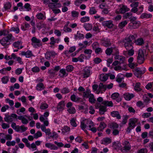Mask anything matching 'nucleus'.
Masks as SVG:
<instances>
[{"label":"nucleus","instance_id":"9b49d317","mask_svg":"<svg viewBox=\"0 0 153 153\" xmlns=\"http://www.w3.org/2000/svg\"><path fill=\"white\" fill-rule=\"evenodd\" d=\"M18 116L15 114H12L10 115H5L4 118V121L7 123H11L15 119H17Z\"/></svg>","mask_w":153,"mask_h":153},{"label":"nucleus","instance_id":"9d476101","mask_svg":"<svg viewBox=\"0 0 153 153\" xmlns=\"http://www.w3.org/2000/svg\"><path fill=\"white\" fill-rule=\"evenodd\" d=\"M31 45L35 48H38L42 46V44L40 39L36 37H33L31 39Z\"/></svg>","mask_w":153,"mask_h":153},{"label":"nucleus","instance_id":"09e8293b","mask_svg":"<svg viewBox=\"0 0 153 153\" xmlns=\"http://www.w3.org/2000/svg\"><path fill=\"white\" fill-rule=\"evenodd\" d=\"M27 129V128L24 125L19 126V131L18 132H24Z\"/></svg>","mask_w":153,"mask_h":153},{"label":"nucleus","instance_id":"603ef678","mask_svg":"<svg viewBox=\"0 0 153 153\" xmlns=\"http://www.w3.org/2000/svg\"><path fill=\"white\" fill-rule=\"evenodd\" d=\"M128 22L126 20L123 21L120 23L118 25L119 27L120 28H122L127 24Z\"/></svg>","mask_w":153,"mask_h":153},{"label":"nucleus","instance_id":"ea45409f","mask_svg":"<svg viewBox=\"0 0 153 153\" xmlns=\"http://www.w3.org/2000/svg\"><path fill=\"white\" fill-rule=\"evenodd\" d=\"M112 146L116 149H121V144L119 142L113 143Z\"/></svg>","mask_w":153,"mask_h":153},{"label":"nucleus","instance_id":"49530a36","mask_svg":"<svg viewBox=\"0 0 153 153\" xmlns=\"http://www.w3.org/2000/svg\"><path fill=\"white\" fill-rule=\"evenodd\" d=\"M84 52L85 54L88 55L89 58H90L92 53V50L91 49H86L84 50Z\"/></svg>","mask_w":153,"mask_h":153},{"label":"nucleus","instance_id":"e433bc0d","mask_svg":"<svg viewBox=\"0 0 153 153\" xmlns=\"http://www.w3.org/2000/svg\"><path fill=\"white\" fill-rule=\"evenodd\" d=\"M5 134L2 133H0V140L1 142L3 144L5 143L6 140L5 139Z\"/></svg>","mask_w":153,"mask_h":153},{"label":"nucleus","instance_id":"f704fd0d","mask_svg":"<svg viewBox=\"0 0 153 153\" xmlns=\"http://www.w3.org/2000/svg\"><path fill=\"white\" fill-rule=\"evenodd\" d=\"M124 78V76L123 75L121 74H119L117 76L116 81L119 83H120L122 81Z\"/></svg>","mask_w":153,"mask_h":153},{"label":"nucleus","instance_id":"f8f14e48","mask_svg":"<svg viewBox=\"0 0 153 153\" xmlns=\"http://www.w3.org/2000/svg\"><path fill=\"white\" fill-rule=\"evenodd\" d=\"M129 10V9L126 6L122 5L119 7V8L116 10V12L117 13H124Z\"/></svg>","mask_w":153,"mask_h":153},{"label":"nucleus","instance_id":"37998d69","mask_svg":"<svg viewBox=\"0 0 153 153\" xmlns=\"http://www.w3.org/2000/svg\"><path fill=\"white\" fill-rule=\"evenodd\" d=\"M11 6V4L9 2H6L4 4V8L6 10L10 9Z\"/></svg>","mask_w":153,"mask_h":153},{"label":"nucleus","instance_id":"ddd939ff","mask_svg":"<svg viewBox=\"0 0 153 153\" xmlns=\"http://www.w3.org/2000/svg\"><path fill=\"white\" fill-rule=\"evenodd\" d=\"M140 25V22L139 21H133L129 24V27L131 29H136L139 27Z\"/></svg>","mask_w":153,"mask_h":153},{"label":"nucleus","instance_id":"7ed1b4c3","mask_svg":"<svg viewBox=\"0 0 153 153\" xmlns=\"http://www.w3.org/2000/svg\"><path fill=\"white\" fill-rule=\"evenodd\" d=\"M97 101L99 102L95 105L96 108H99V112L101 114H103L105 112V101H103V98L99 97L97 98Z\"/></svg>","mask_w":153,"mask_h":153},{"label":"nucleus","instance_id":"a19ab883","mask_svg":"<svg viewBox=\"0 0 153 153\" xmlns=\"http://www.w3.org/2000/svg\"><path fill=\"white\" fill-rule=\"evenodd\" d=\"M90 18L88 16H85L82 17L80 19V21L82 23L88 22L89 21Z\"/></svg>","mask_w":153,"mask_h":153},{"label":"nucleus","instance_id":"cd10ccee","mask_svg":"<svg viewBox=\"0 0 153 153\" xmlns=\"http://www.w3.org/2000/svg\"><path fill=\"white\" fill-rule=\"evenodd\" d=\"M87 119H85L81 122L80 127L83 130H85H85V128L87 126Z\"/></svg>","mask_w":153,"mask_h":153},{"label":"nucleus","instance_id":"864d4df0","mask_svg":"<svg viewBox=\"0 0 153 153\" xmlns=\"http://www.w3.org/2000/svg\"><path fill=\"white\" fill-rule=\"evenodd\" d=\"M21 43L19 41H17L14 42L13 45L15 48L19 49V46L21 45Z\"/></svg>","mask_w":153,"mask_h":153},{"label":"nucleus","instance_id":"72a5a7b5","mask_svg":"<svg viewBox=\"0 0 153 153\" xmlns=\"http://www.w3.org/2000/svg\"><path fill=\"white\" fill-rule=\"evenodd\" d=\"M111 115L112 117H116L118 119H121V117L118 112L117 111H113L111 113Z\"/></svg>","mask_w":153,"mask_h":153},{"label":"nucleus","instance_id":"423d86ee","mask_svg":"<svg viewBox=\"0 0 153 153\" xmlns=\"http://www.w3.org/2000/svg\"><path fill=\"white\" fill-rule=\"evenodd\" d=\"M105 85L103 83H100L99 85V88L97 90L98 85L97 84L93 85L92 86V88L94 91H96V93L97 94H102L104 93L105 91Z\"/></svg>","mask_w":153,"mask_h":153},{"label":"nucleus","instance_id":"393cba45","mask_svg":"<svg viewBox=\"0 0 153 153\" xmlns=\"http://www.w3.org/2000/svg\"><path fill=\"white\" fill-rule=\"evenodd\" d=\"M70 99L71 101L75 102H79L81 99L80 97H76L74 94H73L71 96Z\"/></svg>","mask_w":153,"mask_h":153},{"label":"nucleus","instance_id":"dca6fc26","mask_svg":"<svg viewBox=\"0 0 153 153\" xmlns=\"http://www.w3.org/2000/svg\"><path fill=\"white\" fill-rule=\"evenodd\" d=\"M147 96H148L151 98H153V94L151 93H147V94H146L144 95L143 97L144 101V102L146 103H148L150 101V99Z\"/></svg>","mask_w":153,"mask_h":153},{"label":"nucleus","instance_id":"5fc2aeb1","mask_svg":"<svg viewBox=\"0 0 153 153\" xmlns=\"http://www.w3.org/2000/svg\"><path fill=\"white\" fill-rule=\"evenodd\" d=\"M63 30L65 33L71 32L72 30L71 28H69L68 26L64 25Z\"/></svg>","mask_w":153,"mask_h":153},{"label":"nucleus","instance_id":"6e6d98bb","mask_svg":"<svg viewBox=\"0 0 153 153\" xmlns=\"http://www.w3.org/2000/svg\"><path fill=\"white\" fill-rule=\"evenodd\" d=\"M48 105L46 103H42L40 105V108L42 110H44L48 108Z\"/></svg>","mask_w":153,"mask_h":153},{"label":"nucleus","instance_id":"58836bf2","mask_svg":"<svg viewBox=\"0 0 153 153\" xmlns=\"http://www.w3.org/2000/svg\"><path fill=\"white\" fill-rule=\"evenodd\" d=\"M105 128V123L104 122H101L97 129L98 131H102Z\"/></svg>","mask_w":153,"mask_h":153},{"label":"nucleus","instance_id":"c9c22d12","mask_svg":"<svg viewBox=\"0 0 153 153\" xmlns=\"http://www.w3.org/2000/svg\"><path fill=\"white\" fill-rule=\"evenodd\" d=\"M97 12V11L95 7H90L89 13L90 15L95 14Z\"/></svg>","mask_w":153,"mask_h":153},{"label":"nucleus","instance_id":"4d7b16f0","mask_svg":"<svg viewBox=\"0 0 153 153\" xmlns=\"http://www.w3.org/2000/svg\"><path fill=\"white\" fill-rule=\"evenodd\" d=\"M140 84L139 82L137 83L135 85L134 88L135 90L137 91H139L141 90V89L140 88Z\"/></svg>","mask_w":153,"mask_h":153},{"label":"nucleus","instance_id":"3c124183","mask_svg":"<svg viewBox=\"0 0 153 153\" xmlns=\"http://www.w3.org/2000/svg\"><path fill=\"white\" fill-rule=\"evenodd\" d=\"M76 119L74 118H72L70 120V123L71 125L73 127H76L77 126V124L76 123Z\"/></svg>","mask_w":153,"mask_h":153},{"label":"nucleus","instance_id":"4c0bfd02","mask_svg":"<svg viewBox=\"0 0 153 153\" xmlns=\"http://www.w3.org/2000/svg\"><path fill=\"white\" fill-rule=\"evenodd\" d=\"M152 15L150 14H147L146 13H142L140 16V18L141 19L149 18L152 17Z\"/></svg>","mask_w":153,"mask_h":153},{"label":"nucleus","instance_id":"c756f323","mask_svg":"<svg viewBox=\"0 0 153 153\" xmlns=\"http://www.w3.org/2000/svg\"><path fill=\"white\" fill-rule=\"evenodd\" d=\"M68 74L66 73L65 69L63 68L60 70L59 73V76L61 77H64L67 76Z\"/></svg>","mask_w":153,"mask_h":153},{"label":"nucleus","instance_id":"a211bd4d","mask_svg":"<svg viewBox=\"0 0 153 153\" xmlns=\"http://www.w3.org/2000/svg\"><path fill=\"white\" fill-rule=\"evenodd\" d=\"M133 71L134 75L137 77H139L140 76L142 73L140 69L139 68H136L133 70Z\"/></svg>","mask_w":153,"mask_h":153},{"label":"nucleus","instance_id":"774afa93","mask_svg":"<svg viewBox=\"0 0 153 153\" xmlns=\"http://www.w3.org/2000/svg\"><path fill=\"white\" fill-rule=\"evenodd\" d=\"M74 69L73 66L71 65H68L66 67V70L68 72H71Z\"/></svg>","mask_w":153,"mask_h":153},{"label":"nucleus","instance_id":"4468645a","mask_svg":"<svg viewBox=\"0 0 153 153\" xmlns=\"http://www.w3.org/2000/svg\"><path fill=\"white\" fill-rule=\"evenodd\" d=\"M22 56H25L26 58H29L32 56H34L33 54L32 51L28 50L27 51H22L21 53Z\"/></svg>","mask_w":153,"mask_h":153},{"label":"nucleus","instance_id":"338daca9","mask_svg":"<svg viewBox=\"0 0 153 153\" xmlns=\"http://www.w3.org/2000/svg\"><path fill=\"white\" fill-rule=\"evenodd\" d=\"M42 135V132L39 131H37L34 134V137L35 138L37 139L39 137H41Z\"/></svg>","mask_w":153,"mask_h":153},{"label":"nucleus","instance_id":"7c9ffc66","mask_svg":"<svg viewBox=\"0 0 153 153\" xmlns=\"http://www.w3.org/2000/svg\"><path fill=\"white\" fill-rule=\"evenodd\" d=\"M39 120L41 122H43V125L45 126V127L48 126L49 124V122L48 121V118H39Z\"/></svg>","mask_w":153,"mask_h":153},{"label":"nucleus","instance_id":"680f3d73","mask_svg":"<svg viewBox=\"0 0 153 153\" xmlns=\"http://www.w3.org/2000/svg\"><path fill=\"white\" fill-rule=\"evenodd\" d=\"M16 142L15 141L13 140L11 141H7L6 142V144L8 146H14L15 145Z\"/></svg>","mask_w":153,"mask_h":153},{"label":"nucleus","instance_id":"5701e85b","mask_svg":"<svg viewBox=\"0 0 153 153\" xmlns=\"http://www.w3.org/2000/svg\"><path fill=\"white\" fill-rule=\"evenodd\" d=\"M24 116L21 115L18 117V119L21 121L22 123L24 124H27L28 121V120L25 118Z\"/></svg>","mask_w":153,"mask_h":153},{"label":"nucleus","instance_id":"69168bd1","mask_svg":"<svg viewBox=\"0 0 153 153\" xmlns=\"http://www.w3.org/2000/svg\"><path fill=\"white\" fill-rule=\"evenodd\" d=\"M137 105L142 108L145 107V105L144 103L141 101H139L137 102Z\"/></svg>","mask_w":153,"mask_h":153},{"label":"nucleus","instance_id":"f03ea898","mask_svg":"<svg viewBox=\"0 0 153 153\" xmlns=\"http://www.w3.org/2000/svg\"><path fill=\"white\" fill-rule=\"evenodd\" d=\"M114 58L115 59H120V65L114 67V69L117 71L120 70H123L125 71L127 70V65L126 63L124 62L125 58L119 55H116Z\"/></svg>","mask_w":153,"mask_h":153},{"label":"nucleus","instance_id":"13d9d810","mask_svg":"<svg viewBox=\"0 0 153 153\" xmlns=\"http://www.w3.org/2000/svg\"><path fill=\"white\" fill-rule=\"evenodd\" d=\"M143 40L142 38L138 39L135 41V43L136 44L138 45H142L143 44Z\"/></svg>","mask_w":153,"mask_h":153},{"label":"nucleus","instance_id":"0eeeda50","mask_svg":"<svg viewBox=\"0 0 153 153\" xmlns=\"http://www.w3.org/2000/svg\"><path fill=\"white\" fill-rule=\"evenodd\" d=\"M145 54L146 51L145 50L140 49L139 50L137 57V62L139 64H141L143 63Z\"/></svg>","mask_w":153,"mask_h":153},{"label":"nucleus","instance_id":"20e7f679","mask_svg":"<svg viewBox=\"0 0 153 153\" xmlns=\"http://www.w3.org/2000/svg\"><path fill=\"white\" fill-rule=\"evenodd\" d=\"M78 91L79 92H77V94L82 96L83 98H88L92 94L90 89L88 88L85 90V89L81 86L79 87Z\"/></svg>","mask_w":153,"mask_h":153},{"label":"nucleus","instance_id":"a18cd8bd","mask_svg":"<svg viewBox=\"0 0 153 153\" xmlns=\"http://www.w3.org/2000/svg\"><path fill=\"white\" fill-rule=\"evenodd\" d=\"M67 111L71 114H74L76 112V110L75 108L72 107L68 108L67 110Z\"/></svg>","mask_w":153,"mask_h":153},{"label":"nucleus","instance_id":"2f4dec72","mask_svg":"<svg viewBox=\"0 0 153 153\" xmlns=\"http://www.w3.org/2000/svg\"><path fill=\"white\" fill-rule=\"evenodd\" d=\"M30 26L28 23L25 22L23 23L21 26V29L25 31L29 28Z\"/></svg>","mask_w":153,"mask_h":153},{"label":"nucleus","instance_id":"0e129e2a","mask_svg":"<svg viewBox=\"0 0 153 153\" xmlns=\"http://www.w3.org/2000/svg\"><path fill=\"white\" fill-rule=\"evenodd\" d=\"M87 124L88 126L89 129H90L94 126L93 122L90 119H87Z\"/></svg>","mask_w":153,"mask_h":153},{"label":"nucleus","instance_id":"bb28decb","mask_svg":"<svg viewBox=\"0 0 153 153\" xmlns=\"http://www.w3.org/2000/svg\"><path fill=\"white\" fill-rule=\"evenodd\" d=\"M36 16L37 18L39 20H44L46 18L45 13L44 14L41 13H38L36 14Z\"/></svg>","mask_w":153,"mask_h":153},{"label":"nucleus","instance_id":"bf43d9fd","mask_svg":"<svg viewBox=\"0 0 153 153\" xmlns=\"http://www.w3.org/2000/svg\"><path fill=\"white\" fill-rule=\"evenodd\" d=\"M77 36L79 39H83L84 38V35L83 34L80 33V31H78L77 32Z\"/></svg>","mask_w":153,"mask_h":153},{"label":"nucleus","instance_id":"2eb2a0df","mask_svg":"<svg viewBox=\"0 0 153 153\" xmlns=\"http://www.w3.org/2000/svg\"><path fill=\"white\" fill-rule=\"evenodd\" d=\"M123 144L124 147L123 149H121L122 151L123 152L127 151L130 149V144L128 141H124L123 143Z\"/></svg>","mask_w":153,"mask_h":153},{"label":"nucleus","instance_id":"de8ad7c7","mask_svg":"<svg viewBox=\"0 0 153 153\" xmlns=\"http://www.w3.org/2000/svg\"><path fill=\"white\" fill-rule=\"evenodd\" d=\"M45 25L44 23L42 24L40 22L37 23L36 24V27L39 30H41L42 27H45Z\"/></svg>","mask_w":153,"mask_h":153},{"label":"nucleus","instance_id":"473e14b6","mask_svg":"<svg viewBox=\"0 0 153 153\" xmlns=\"http://www.w3.org/2000/svg\"><path fill=\"white\" fill-rule=\"evenodd\" d=\"M83 27L87 31L91 30L92 28V25L89 23H85L83 25Z\"/></svg>","mask_w":153,"mask_h":153},{"label":"nucleus","instance_id":"79ce46f5","mask_svg":"<svg viewBox=\"0 0 153 153\" xmlns=\"http://www.w3.org/2000/svg\"><path fill=\"white\" fill-rule=\"evenodd\" d=\"M11 127L16 131H19V126H17L16 124L15 123H12L11 125Z\"/></svg>","mask_w":153,"mask_h":153},{"label":"nucleus","instance_id":"8fccbe9b","mask_svg":"<svg viewBox=\"0 0 153 153\" xmlns=\"http://www.w3.org/2000/svg\"><path fill=\"white\" fill-rule=\"evenodd\" d=\"M56 73V72L55 71V70L53 69L49 70L48 71V73L49 75L52 77L54 76Z\"/></svg>","mask_w":153,"mask_h":153},{"label":"nucleus","instance_id":"aec40b11","mask_svg":"<svg viewBox=\"0 0 153 153\" xmlns=\"http://www.w3.org/2000/svg\"><path fill=\"white\" fill-rule=\"evenodd\" d=\"M44 84L42 82H38L36 86V89L38 91H41L45 88Z\"/></svg>","mask_w":153,"mask_h":153},{"label":"nucleus","instance_id":"1a4fd4ad","mask_svg":"<svg viewBox=\"0 0 153 153\" xmlns=\"http://www.w3.org/2000/svg\"><path fill=\"white\" fill-rule=\"evenodd\" d=\"M91 68V67L90 66H87L84 68L82 73L83 78H87L90 76L92 73Z\"/></svg>","mask_w":153,"mask_h":153},{"label":"nucleus","instance_id":"c03bdc74","mask_svg":"<svg viewBox=\"0 0 153 153\" xmlns=\"http://www.w3.org/2000/svg\"><path fill=\"white\" fill-rule=\"evenodd\" d=\"M88 98L89 102L91 103H94L95 102L96 100L94 98V95L93 94H92Z\"/></svg>","mask_w":153,"mask_h":153},{"label":"nucleus","instance_id":"052dcab7","mask_svg":"<svg viewBox=\"0 0 153 153\" xmlns=\"http://www.w3.org/2000/svg\"><path fill=\"white\" fill-rule=\"evenodd\" d=\"M70 130V128L68 126H65L62 130V132L64 134L69 132Z\"/></svg>","mask_w":153,"mask_h":153},{"label":"nucleus","instance_id":"c85d7f7f","mask_svg":"<svg viewBox=\"0 0 153 153\" xmlns=\"http://www.w3.org/2000/svg\"><path fill=\"white\" fill-rule=\"evenodd\" d=\"M61 93L62 94H66L70 92L71 90L68 87H63L60 90Z\"/></svg>","mask_w":153,"mask_h":153},{"label":"nucleus","instance_id":"4be33fe9","mask_svg":"<svg viewBox=\"0 0 153 153\" xmlns=\"http://www.w3.org/2000/svg\"><path fill=\"white\" fill-rule=\"evenodd\" d=\"M111 98L114 100H116L117 102H119L121 100L119 94L118 93H114L113 94L111 95Z\"/></svg>","mask_w":153,"mask_h":153},{"label":"nucleus","instance_id":"a878e982","mask_svg":"<svg viewBox=\"0 0 153 153\" xmlns=\"http://www.w3.org/2000/svg\"><path fill=\"white\" fill-rule=\"evenodd\" d=\"M45 146L51 150H56L58 148L54 144L50 143H47L45 144Z\"/></svg>","mask_w":153,"mask_h":153},{"label":"nucleus","instance_id":"412c9836","mask_svg":"<svg viewBox=\"0 0 153 153\" xmlns=\"http://www.w3.org/2000/svg\"><path fill=\"white\" fill-rule=\"evenodd\" d=\"M79 15L78 12L73 10L71 12V16L73 19H77Z\"/></svg>","mask_w":153,"mask_h":153},{"label":"nucleus","instance_id":"b1692460","mask_svg":"<svg viewBox=\"0 0 153 153\" xmlns=\"http://www.w3.org/2000/svg\"><path fill=\"white\" fill-rule=\"evenodd\" d=\"M65 106V101L62 100L59 103L57 106V108L58 110L61 111L64 109Z\"/></svg>","mask_w":153,"mask_h":153},{"label":"nucleus","instance_id":"f257e3e1","mask_svg":"<svg viewBox=\"0 0 153 153\" xmlns=\"http://www.w3.org/2000/svg\"><path fill=\"white\" fill-rule=\"evenodd\" d=\"M134 36L131 35L128 37L126 38L124 41L125 48L126 50H129L128 53L129 56H132L134 53L132 44L134 41Z\"/></svg>","mask_w":153,"mask_h":153},{"label":"nucleus","instance_id":"f3484780","mask_svg":"<svg viewBox=\"0 0 153 153\" xmlns=\"http://www.w3.org/2000/svg\"><path fill=\"white\" fill-rule=\"evenodd\" d=\"M41 128L42 131L44 132L46 135H50L51 134V130L49 128L46 129L45 126L43 125H41Z\"/></svg>","mask_w":153,"mask_h":153},{"label":"nucleus","instance_id":"39448f33","mask_svg":"<svg viewBox=\"0 0 153 153\" xmlns=\"http://www.w3.org/2000/svg\"><path fill=\"white\" fill-rule=\"evenodd\" d=\"M15 38L11 33L8 34L7 36L4 37L1 40V44L3 46H6L10 44L9 42L10 41H14Z\"/></svg>","mask_w":153,"mask_h":153},{"label":"nucleus","instance_id":"e2e57ef3","mask_svg":"<svg viewBox=\"0 0 153 153\" xmlns=\"http://www.w3.org/2000/svg\"><path fill=\"white\" fill-rule=\"evenodd\" d=\"M8 80V77L7 76H4L1 78V81L4 84L7 83Z\"/></svg>","mask_w":153,"mask_h":153},{"label":"nucleus","instance_id":"6e6552de","mask_svg":"<svg viewBox=\"0 0 153 153\" xmlns=\"http://www.w3.org/2000/svg\"><path fill=\"white\" fill-rule=\"evenodd\" d=\"M137 120V119L136 118H133L130 120L128 126L126 129V131L127 132H130L131 130L134 128Z\"/></svg>","mask_w":153,"mask_h":153},{"label":"nucleus","instance_id":"6ab92c4d","mask_svg":"<svg viewBox=\"0 0 153 153\" xmlns=\"http://www.w3.org/2000/svg\"><path fill=\"white\" fill-rule=\"evenodd\" d=\"M124 97L125 100L127 101L130 100L133 98L134 95L133 94H130L128 93H126L124 94Z\"/></svg>","mask_w":153,"mask_h":153}]
</instances>
